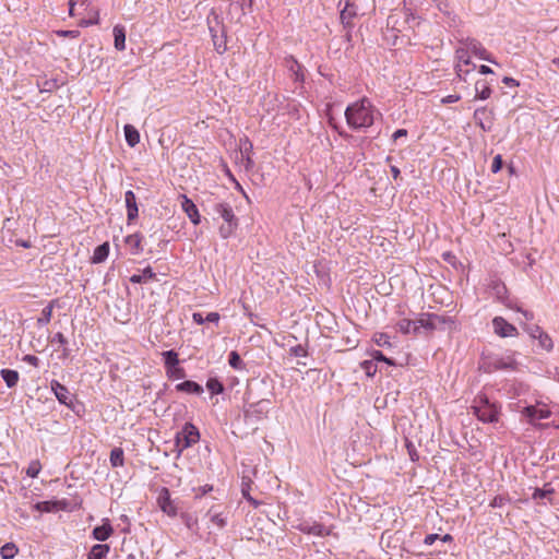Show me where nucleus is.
<instances>
[{"instance_id": "4c0bfd02", "label": "nucleus", "mask_w": 559, "mask_h": 559, "mask_svg": "<svg viewBox=\"0 0 559 559\" xmlns=\"http://www.w3.org/2000/svg\"><path fill=\"white\" fill-rule=\"evenodd\" d=\"M538 341V344L539 346L547 350V352H550L554 348V342L551 340V337L549 336L548 333H546L545 331L542 333V335L537 338Z\"/></svg>"}, {"instance_id": "e2e57ef3", "label": "nucleus", "mask_w": 559, "mask_h": 559, "mask_svg": "<svg viewBox=\"0 0 559 559\" xmlns=\"http://www.w3.org/2000/svg\"><path fill=\"white\" fill-rule=\"evenodd\" d=\"M502 82L509 86H518L519 85V82L516 80H514L513 78H509V76H504Z\"/></svg>"}, {"instance_id": "f257e3e1", "label": "nucleus", "mask_w": 559, "mask_h": 559, "mask_svg": "<svg viewBox=\"0 0 559 559\" xmlns=\"http://www.w3.org/2000/svg\"><path fill=\"white\" fill-rule=\"evenodd\" d=\"M379 111L373 107L368 98H362L347 106L345 117L348 126L355 130L367 129L371 127L379 116Z\"/></svg>"}, {"instance_id": "f3484780", "label": "nucleus", "mask_w": 559, "mask_h": 559, "mask_svg": "<svg viewBox=\"0 0 559 559\" xmlns=\"http://www.w3.org/2000/svg\"><path fill=\"white\" fill-rule=\"evenodd\" d=\"M124 202H126V206H127L128 221L129 222L133 221L134 218L138 217V213H139L138 204H136V197L133 191L128 190L124 193Z\"/></svg>"}, {"instance_id": "20e7f679", "label": "nucleus", "mask_w": 559, "mask_h": 559, "mask_svg": "<svg viewBox=\"0 0 559 559\" xmlns=\"http://www.w3.org/2000/svg\"><path fill=\"white\" fill-rule=\"evenodd\" d=\"M468 49L460 48L456 50V59L457 63L455 66L456 75L465 81L466 75L475 69V64L471 62V57L468 55Z\"/></svg>"}, {"instance_id": "a18cd8bd", "label": "nucleus", "mask_w": 559, "mask_h": 559, "mask_svg": "<svg viewBox=\"0 0 559 559\" xmlns=\"http://www.w3.org/2000/svg\"><path fill=\"white\" fill-rule=\"evenodd\" d=\"M206 386L212 394H219L224 390L223 384L216 379H210L206 383Z\"/></svg>"}, {"instance_id": "5701e85b", "label": "nucleus", "mask_w": 559, "mask_h": 559, "mask_svg": "<svg viewBox=\"0 0 559 559\" xmlns=\"http://www.w3.org/2000/svg\"><path fill=\"white\" fill-rule=\"evenodd\" d=\"M357 15V8L349 1L346 2L344 9L341 11V21L343 24H349L350 21Z\"/></svg>"}, {"instance_id": "2f4dec72", "label": "nucleus", "mask_w": 559, "mask_h": 559, "mask_svg": "<svg viewBox=\"0 0 559 559\" xmlns=\"http://www.w3.org/2000/svg\"><path fill=\"white\" fill-rule=\"evenodd\" d=\"M110 464L112 467H120L124 464V453L121 448H114L110 452Z\"/></svg>"}, {"instance_id": "ea45409f", "label": "nucleus", "mask_w": 559, "mask_h": 559, "mask_svg": "<svg viewBox=\"0 0 559 559\" xmlns=\"http://www.w3.org/2000/svg\"><path fill=\"white\" fill-rule=\"evenodd\" d=\"M181 519H182V521H183L185 525H186L189 530H191V531H193V532H197V531H198V528H199V523H198V519H197V518L192 516L191 514H187V513H185V514H182V515H181Z\"/></svg>"}, {"instance_id": "a878e982", "label": "nucleus", "mask_w": 559, "mask_h": 559, "mask_svg": "<svg viewBox=\"0 0 559 559\" xmlns=\"http://www.w3.org/2000/svg\"><path fill=\"white\" fill-rule=\"evenodd\" d=\"M141 236L139 234H132L126 237V243L130 247L131 254L138 255L142 252Z\"/></svg>"}, {"instance_id": "393cba45", "label": "nucleus", "mask_w": 559, "mask_h": 559, "mask_svg": "<svg viewBox=\"0 0 559 559\" xmlns=\"http://www.w3.org/2000/svg\"><path fill=\"white\" fill-rule=\"evenodd\" d=\"M108 254H109V243L104 242L95 248V250L93 252V257H92V262L93 263H102L108 258Z\"/></svg>"}, {"instance_id": "6e6552de", "label": "nucleus", "mask_w": 559, "mask_h": 559, "mask_svg": "<svg viewBox=\"0 0 559 559\" xmlns=\"http://www.w3.org/2000/svg\"><path fill=\"white\" fill-rule=\"evenodd\" d=\"M448 321L445 317L438 316L435 313H424L417 319L418 330L420 328L427 330H435Z\"/></svg>"}, {"instance_id": "9d476101", "label": "nucleus", "mask_w": 559, "mask_h": 559, "mask_svg": "<svg viewBox=\"0 0 559 559\" xmlns=\"http://www.w3.org/2000/svg\"><path fill=\"white\" fill-rule=\"evenodd\" d=\"M522 414L528 418L530 423H534L536 419H546L551 415V412L547 407H538L537 405H530L524 407Z\"/></svg>"}, {"instance_id": "2eb2a0df", "label": "nucleus", "mask_w": 559, "mask_h": 559, "mask_svg": "<svg viewBox=\"0 0 559 559\" xmlns=\"http://www.w3.org/2000/svg\"><path fill=\"white\" fill-rule=\"evenodd\" d=\"M490 116L491 111H488L486 107L477 108L474 112V119L484 131H490L491 129Z\"/></svg>"}, {"instance_id": "c03bdc74", "label": "nucleus", "mask_w": 559, "mask_h": 559, "mask_svg": "<svg viewBox=\"0 0 559 559\" xmlns=\"http://www.w3.org/2000/svg\"><path fill=\"white\" fill-rule=\"evenodd\" d=\"M506 306L509 309L521 312L526 321H532L534 319V313L532 311L523 310L522 308L518 307L516 304L514 302H506Z\"/></svg>"}, {"instance_id": "bf43d9fd", "label": "nucleus", "mask_w": 559, "mask_h": 559, "mask_svg": "<svg viewBox=\"0 0 559 559\" xmlns=\"http://www.w3.org/2000/svg\"><path fill=\"white\" fill-rule=\"evenodd\" d=\"M437 539H439L438 534H429L425 537L424 544L427 546H431Z\"/></svg>"}, {"instance_id": "b1692460", "label": "nucleus", "mask_w": 559, "mask_h": 559, "mask_svg": "<svg viewBox=\"0 0 559 559\" xmlns=\"http://www.w3.org/2000/svg\"><path fill=\"white\" fill-rule=\"evenodd\" d=\"M476 98L485 100L491 95V88L485 80H479L475 83Z\"/></svg>"}, {"instance_id": "4d7b16f0", "label": "nucleus", "mask_w": 559, "mask_h": 559, "mask_svg": "<svg viewBox=\"0 0 559 559\" xmlns=\"http://www.w3.org/2000/svg\"><path fill=\"white\" fill-rule=\"evenodd\" d=\"M234 4L238 5L241 10H243L246 7L252 5V0H231Z\"/></svg>"}, {"instance_id": "bb28decb", "label": "nucleus", "mask_w": 559, "mask_h": 559, "mask_svg": "<svg viewBox=\"0 0 559 559\" xmlns=\"http://www.w3.org/2000/svg\"><path fill=\"white\" fill-rule=\"evenodd\" d=\"M114 38H115V48L119 51L126 48V32L124 27L121 25H116L114 27Z\"/></svg>"}, {"instance_id": "412c9836", "label": "nucleus", "mask_w": 559, "mask_h": 559, "mask_svg": "<svg viewBox=\"0 0 559 559\" xmlns=\"http://www.w3.org/2000/svg\"><path fill=\"white\" fill-rule=\"evenodd\" d=\"M176 390L180 392H186L190 394H201L203 393V388L194 381L187 380L176 385Z\"/></svg>"}, {"instance_id": "4468645a", "label": "nucleus", "mask_w": 559, "mask_h": 559, "mask_svg": "<svg viewBox=\"0 0 559 559\" xmlns=\"http://www.w3.org/2000/svg\"><path fill=\"white\" fill-rule=\"evenodd\" d=\"M181 198V207L183 212L188 215L192 224L198 225L200 223V214L195 204L187 195H182Z\"/></svg>"}, {"instance_id": "a19ab883", "label": "nucleus", "mask_w": 559, "mask_h": 559, "mask_svg": "<svg viewBox=\"0 0 559 559\" xmlns=\"http://www.w3.org/2000/svg\"><path fill=\"white\" fill-rule=\"evenodd\" d=\"M524 330L534 340H537L544 332V330L536 324H524Z\"/></svg>"}, {"instance_id": "58836bf2", "label": "nucleus", "mask_w": 559, "mask_h": 559, "mask_svg": "<svg viewBox=\"0 0 559 559\" xmlns=\"http://www.w3.org/2000/svg\"><path fill=\"white\" fill-rule=\"evenodd\" d=\"M212 32V39L215 47V50L218 53H224L227 49L226 41L223 39V36H217L216 34H213V28H210Z\"/></svg>"}, {"instance_id": "f03ea898", "label": "nucleus", "mask_w": 559, "mask_h": 559, "mask_svg": "<svg viewBox=\"0 0 559 559\" xmlns=\"http://www.w3.org/2000/svg\"><path fill=\"white\" fill-rule=\"evenodd\" d=\"M200 433L198 428L191 423H186L180 431L176 433L175 447L177 450V456H180L182 452L199 442Z\"/></svg>"}, {"instance_id": "f704fd0d", "label": "nucleus", "mask_w": 559, "mask_h": 559, "mask_svg": "<svg viewBox=\"0 0 559 559\" xmlns=\"http://www.w3.org/2000/svg\"><path fill=\"white\" fill-rule=\"evenodd\" d=\"M55 300L49 302L43 310L41 316L37 319L38 325H47L52 317V309H53Z\"/></svg>"}, {"instance_id": "ddd939ff", "label": "nucleus", "mask_w": 559, "mask_h": 559, "mask_svg": "<svg viewBox=\"0 0 559 559\" xmlns=\"http://www.w3.org/2000/svg\"><path fill=\"white\" fill-rule=\"evenodd\" d=\"M114 533V528L108 519L103 521V524L94 527L92 532V536L94 539L98 542L107 540Z\"/></svg>"}, {"instance_id": "1a4fd4ad", "label": "nucleus", "mask_w": 559, "mask_h": 559, "mask_svg": "<svg viewBox=\"0 0 559 559\" xmlns=\"http://www.w3.org/2000/svg\"><path fill=\"white\" fill-rule=\"evenodd\" d=\"M490 366L493 370H515L518 361L514 354H508L506 356L495 357Z\"/></svg>"}, {"instance_id": "6ab92c4d", "label": "nucleus", "mask_w": 559, "mask_h": 559, "mask_svg": "<svg viewBox=\"0 0 559 559\" xmlns=\"http://www.w3.org/2000/svg\"><path fill=\"white\" fill-rule=\"evenodd\" d=\"M66 506V502L63 501H57V500H50V501H40L37 502L34 506V509L39 512H53L60 509H63Z\"/></svg>"}, {"instance_id": "72a5a7b5", "label": "nucleus", "mask_w": 559, "mask_h": 559, "mask_svg": "<svg viewBox=\"0 0 559 559\" xmlns=\"http://www.w3.org/2000/svg\"><path fill=\"white\" fill-rule=\"evenodd\" d=\"M193 321L198 324H203L204 322H214L217 323L219 320V314L217 312H209L206 317H203L202 313L195 312L192 316Z\"/></svg>"}, {"instance_id": "680f3d73", "label": "nucleus", "mask_w": 559, "mask_h": 559, "mask_svg": "<svg viewBox=\"0 0 559 559\" xmlns=\"http://www.w3.org/2000/svg\"><path fill=\"white\" fill-rule=\"evenodd\" d=\"M53 341L58 342L61 345H66L68 343V341L64 337V335L62 333H60V332L55 334Z\"/></svg>"}, {"instance_id": "de8ad7c7", "label": "nucleus", "mask_w": 559, "mask_h": 559, "mask_svg": "<svg viewBox=\"0 0 559 559\" xmlns=\"http://www.w3.org/2000/svg\"><path fill=\"white\" fill-rule=\"evenodd\" d=\"M252 150V144L246 140L243 146L241 147V155L242 157L246 156V167H251L252 166V160L249 156V153L251 152Z\"/></svg>"}, {"instance_id": "0e129e2a", "label": "nucleus", "mask_w": 559, "mask_h": 559, "mask_svg": "<svg viewBox=\"0 0 559 559\" xmlns=\"http://www.w3.org/2000/svg\"><path fill=\"white\" fill-rule=\"evenodd\" d=\"M212 490H213V487L211 485H205V486L199 488L200 493H198L197 496L198 497L203 496Z\"/></svg>"}, {"instance_id": "a211bd4d", "label": "nucleus", "mask_w": 559, "mask_h": 559, "mask_svg": "<svg viewBox=\"0 0 559 559\" xmlns=\"http://www.w3.org/2000/svg\"><path fill=\"white\" fill-rule=\"evenodd\" d=\"M215 213H217L225 223H238L233 207L227 203H217L214 207Z\"/></svg>"}, {"instance_id": "79ce46f5", "label": "nucleus", "mask_w": 559, "mask_h": 559, "mask_svg": "<svg viewBox=\"0 0 559 559\" xmlns=\"http://www.w3.org/2000/svg\"><path fill=\"white\" fill-rule=\"evenodd\" d=\"M41 469V464L38 460H34L29 463L27 469H26V475L32 477V478H35L38 476L39 472Z\"/></svg>"}, {"instance_id": "6e6d98bb", "label": "nucleus", "mask_w": 559, "mask_h": 559, "mask_svg": "<svg viewBox=\"0 0 559 559\" xmlns=\"http://www.w3.org/2000/svg\"><path fill=\"white\" fill-rule=\"evenodd\" d=\"M406 135H407V130H405V129H397L392 134V140H393V142H396L400 138H405Z\"/></svg>"}, {"instance_id": "dca6fc26", "label": "nucleus", "mask_w": 559, "mask_h": 559, "mask_svg": "<svg viewBox=\"0 0 559 559\" xmlns=\"http://www.w3.org/2000/svg\"><path fill=\"white\" fill-rule=\"evenodd\" d=\"M466 47L471 52H473L479 59L489 61L491 63H496V61L490 58V55L488 53V51L476 39H467Z\"/></svg>"}, {"instance_id": "49530a36", "label": "nucleus", "mask_w": 559, "mask_h": 559, "mask_svg": "<svg viewBox=\"0 0 559 559\" xmlns=\"http://www.w3.org/2000/svg\"><path fill=\"white\" fill-rule=\"evenodd\" d=\"M361 368L369 377H372L377 372V365L372 359L362 361Z\"/></svg>"}, {"instance_id": "cd10ccee", "label": "nucleus", "mask_w": 559, "mask_h": 559, "mask_svg": "<svg viewBox=\"0 0 559 559\" xmlns=\"http://www.w3.org/2000/svg\"><path fill=\"white\" fill-rule=\"evenodd\" d=\"M123 129L127 143L131 147L135 146L140 142L139 131L131 124H126Z\"/></svg>"}, {"instance_id": "3c124183", "label": "nucleus", "mask_w": 559, "mask_h": 559, "mask_svg": "<svg viewBox=\"0 0 559 559\" xmlns=\"http://www.w3.org/2000/svg\"><path fill=\"white\" fill-rule=\"evenodd\" d=\"M507 292L504 285H497L496 286V295L497 297L506 305V302H513L512 300L504 298L503 294Z\"/></svg>"}, {"instance_id": "e433bc0d", "label": "nucleus", "mask_w": 559, "mask_h": 559, "mask_svg": "<svg viewBox=\"0 0 559 559\" xmlns=\"http://www.w3.org/2000/svg\"><path fill=\"white\" fill-rule=\"evenodd\" d=\"M17 554V548L14 544L8 543L0 549V555L3 559H12Z\"/></svg>"}, {"instance_id": "09e8293b", "label": "nucleus", "mask_w": 559, "mask_h": 559, "mask_svg": "<svg viewBox=\"0 0 559 559\" xmlns=\"http://www.w3.org/2000/svg\"><path fill=\"white\" fill-rule=\"evenodd\" d=\"M374 341L379 346H391L390 336L385 333L376 334Z\"/></svg>"}, {"instance_id": "aec40b11", "label": "nucleus", "mask_w": 559, "mask_h": 559, "mask_svg": "<svg viewBox=\"0 0 559 559\" xmlns=\"http://www.w3.org/2000/svg\"><path fill=\"white\" fill-rule=\"evenodd\" d=\"M207 515L210 516L211 523L218 530H222L226 526V524H227L226 515L223 512L217 511L215 507H212L207 511Z\"/></svg>"}, {"instance_id": "5fc2aeb1", "label": "nucleus", "mask_w": 559, "mask_h": 559, "mask_svg": "<svg viewBox=\"0 0 559 559\" xmlns=\"http://www.w3.org/2000/svg\"><path fill=\"white\" fill-rule=\"evenodd\" d=\"M169 377L181 379L185 377V370L182 368H179L178 365L175 368H171L170 372H167Z\"/></svg>"}, {"instance_id": "052dcab7", "label": "nucleus", "mask_w": 559, "mask_h": 559, "mask_svg": "<svg viewBox=\"0 0 559 559\" xmlns=\"http://www.w3.org/2000/svg\"><path fill=\"white\" fill-rule=\"evenodd\" d=\"M24 361H26L27 364L34 366V367H37L38 366V362H39V359L38 357L34 356V355H26L24 357Z\"/></svg>"}, {"instance_id": "39448f33", "label": "nucleus", "mask_w": 559, "mask_h": 559, "mask_svg": "<svg viewBox=\"0 0 559 559\" xmlns=\"http://www.w3.org/2000/svg\"><path fill=\"white\" fill-rule=\"evenodd\" d=\"M270 400H261L257 403H252L246 408L245 415L249 419L260 420L266 417L270 411Z\"/></svg>"}, {"instance_id": "7ed1b4c3", "label": "nucleus", "mask_w": 559, "mask_h": 559, "mask_svg": "<svg viewBox=\"0 0 559 559\" xmlns=\"http://www.w3.org/2000/svg\"><path fill=\"white\" fill-rule=\"evenodd\" d=\"M474 414L483 423L498 421L499 412L493 404H490L488 399L480 396L478 404L473 406Z\"/></svg>"}, {"instance_id": "423d86ee", "label": "nucleus", "mask_w": 559, "mask_h": 559, "mask_svg": "<svg viewBox=\"0 0 559 559\" xmlns=\"http://www.w3.org/2000/svg\"><path fill=\"white\" fill-rule=\"evenodd\" d=\"M493 331L500 337H514L519 335L518 329L502 317L492 319Z\"/></svg>"}, {"instance_id": "0eeeda50", "label": "nucleus", "mask_w": 559, "mask_h": 559, "mask_svg": "<svg viewBox=\"0 0 559 559\" xmlns=\"http://www.w3.org/2000/svg\"><path fill=\"white\" fill-rule=\"evenodd\" d=\"M157 503L160 510L168 516H176L178 509L170 498V492L166 487H163L157 497Z\"/></svg>"}, {"instance_id": "c85d7f7f", "label": "nucleus", "mask_w": 559, "mask_h": 559, "mask_svg": "<svg viewBox=\"0 0 559 559\" xmlns=\"http://www.w3.org/2000/svg\"><path fill=\"white\" fill-rule=\"evenodd\" d=\"M1 378L5 382L8 388H14L19 381V372L12 369H1Z\"/></svg>"}, {"instance_id": "603ef678", "label": "nucleus", "mask_w": 559, "mask_h": 559, "mask_svg": "<svg viewBox=\"0 0 559 559\" xmlns=\"http://www.w3.org/2000/svg\"><path fill=\"white\" fill-rule=\"evenodd\" d=\"M372 360L373 361H384L389 365H394V362L391 359L386 358L380 350H374L372 353Z\"/></svg>"}, {"instance_id": "473e14b6", "label": "nucleus", "mask_w": 559, "mask_h": 559, "mask_svg": "<svg viewBox=\"0 0 559 559\" xmlns=\"http://www.w3.org/2000/svg\"><path fill=\"white\" fill-rule=\"evenodd\" d=\"M154 277H155V273L153 272V270L150 266H147L146 269L143 270L142 274H133L130 277V281L134 284H141V283H145L146 281L152 280Z\"/></svg>"}, {"instance_id": "13d9d810", "label": "nucleus", "mask_w": 559, "mask_h": 559, "mask_svg": "<svg viewBox=\"0 0 559 559\" xmlns=\"http://www.w3.org/2000/svg\"><path fill=\"white\" fill-rule=\"evenodd\" d=\"M460 98H461V96H460V95H457V94H452V95H448L447 97H444V98L442 99V103H443V104H452V103H456V102H459V100H460Z\"/></svg>"}, {"instance_id": "774afa93", "label": "nucleus", "mask_w": 559, "mask_h": 559, "mask_svg": "<svg viewBox=\"0 0 559 559\" xmlns=\"http://www.w3.org/2000/svg\"><path fill=\"white\" fill-rule=\"evenodd\" d=\"M479 73H481V74H491L492 70L488 66L481 64L479 67Z\"/></svg>"}, {"instance_id": "338daca9", "label": "nucleus", "mask_w": 559, "mask_h": 559, "mask_svg": "<svg viewBox=\"0 0 559 559\" xmlns=\"http://www.w3.org/2000/svg\"><path fill=\"white\" fill-rule=\"evenodd\" d=\"M242 495H243V497H245L249 502H251L253 506H257V504H258V502H257L252 497H250V495L248 493V490H247L245 487L242 488Z\"/></svg>"}, {"instance_id": "4be33fe9", "label": "nucleus", "mask_w": 559, "mask_h": 559, "mask_svg": "<svg viewBox=\"0 0 559 559\" xmlns=\"http://www.w3.org/2000/svg\"><path fill=\"white\" fill-rule=\"evenodd\" d=\"M110 551V547L107 544L94 545L87 556V559H105Z\"/></svg>"}, {"instance_id": "69168bd1", "label": "nucleus", "mask_w": 559, "mask_h": 559, "mask_svg": "<svg viewBox=\"0 0 559 559\" xmlns=\"http://www.w3.org/2000/svg\"><path fill=\"white\" fill-rule=\"evenodd\" d=\"M58 34L61 36L76 37L79 35V32L78 31H60V32H58Z\"/></svg>"}, {"instance_id": "f8f14e48", "label": "nucleus", "mask_w": 559, "mask_h": 559, "mask_svg": "<svg viewBox=\"0 0 559 559\" xmlns=\"http://www.w3.org/2000/svg\"><path fill=\"white\" fill-rule=\"evenodd\" d=\"M297 528L305 534H311L314 536H326L330 534V530L318 522H302L297 526Z\"/></svg>"}, {"instance_id": "c756f323", "label": "nucleus", "mask_w": 559, "mask_h": 559, "mask_svg": "<svg viewBox=\"0 0 559 559\" xmlns=\"http://www.w3.org/2000/svg\"><path fill=\"white\" fill-rule=\"evenodd\" d=\"M397 326L404 334L418 332L417 320L402 319L397 322Z\"/></svg>"}, {"instance_id": "9b49d317", "label": "nucleus", "mask_w": 559, "mask_h": 559, "mask_svg": "<svg viewBox=\"0 0 559 559\" xmlns=\"http://www.w3.org/2000/svg\"><path fill=\"white\" fill-rule=\"evenodd\" d=\"M51 390L53 391L57 400L61 404L67 405V406L71 405L73 395L68 390L67 386H64L61 383H59L58 381L53 380V381H51Z\"/></svg>"}, {"instance_id": "8fccbe9b", "label": "nucleus", "mask_w": 559, "mask_h": 559, "mask_svg": "<svg viewBox=\"0 0 559 559\" xmlns=\"http://www.w3.org/2000/svg\"><path fill=\"white\" fill-rule=\"evenodd\" d=\"M554 493V489L552 488H544V489H535L534 493H533V498L534 499H543V498H546L550 495Z\"/></svg>"}, {"instance_id": "7c9ffc66", "label": "nucleus", "mask_w": 559, "mask_h": 559, "mask_svg": "<svg viewBox=\"0 0 559 559\" xmlns=\"http://www.w3.org/2000/svg\"><path fill=\"white\" fill-rule=\"evenodd\" d=\"M162 355L167 372H170L171 368H175L179 364L178 354L175 350H166Z\"/></svg>"}, {"instance_id": "c9c22d12", "label": "nucleus", "mask_w": 559, "mask_h": 559, "mask_svg": "<svg viewBox=\"0 0 559 559\" xmlns=\"http://www.w3.org/2000/svg\"><path fill=\"white\" fill-rule=\"evenodd\" d=\"M228 364L231 368H234L236 370L245 369V364H243L240 355L236 350H233L229 353Z\"/></svg>"}, {"instance_id": "864d4df0", "label": "nucleus", "mask_w": 559, "mask_h": 559, "mask_svg": "<svg viewBox=\"0 0 559 559\" xmlns=\"http://www.w3.org/2000/svg\"><path fill=\"white\" fill-rule=\"evenodd\" d=\"M502 167V158L501 155L495 156L492 164H491V171L493 174H497Z\"/></svg>"}, {"instance_id": "37998d69", "label": "nucleus", "mask_w": 559, "mask_h": 559, "mask_svg": "<svg viewBox=\"0 0 559 559\" xmlns=\"http://www.w3.org/2000/svg\"><path fill=\"white\" fill-rule=\"evenodd\" d=\"M238 223H225L219 227V234L223 238H228L237 228Z\"/></svg>"}]
</instances>
